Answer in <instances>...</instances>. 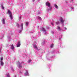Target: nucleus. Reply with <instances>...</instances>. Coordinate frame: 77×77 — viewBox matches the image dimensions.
I'll list each match as a JSON object with an SVG mask.
<instances>
[{"label":"nucleus","mask_w":77,"mask_h":77,"mask_svg":"<svg viewBox=\"0 0 77 77\" xmlns=\"http://www.w3.org/2000/svg\"><path fill=\"white\" fill-rule=\"evenodd\" d=\"M37 27H38H38H39V26H38Z\"/></svg>","instance_id":"e433bc0d"},{"label":"nucleus","mask_w":77,"mask_h":77,"mask_svg":"<svg viewBox=\"0 0 77 77\" xmlns=\"http://www.w3.org/2000/svg\"><path fill=\"white\" fill-rule=\"evenodd\" d=\"M41 14V12H39V13H38V14Z\"/></svg>","instance_id":"c756f323"},{"label":"nucleus","mask_w":77,"mask_h":77,"mask_svg":"<svg viewBox=\"0 0 77 77\" xmlns=\"http://www.w3.org/2000/svg\"><path fill=\"white\" fill-rule=\"evenodd\" d=\"M61 39V38L60 37H59V40H60Z\"/></svg>","instance_id":"2f4dec72"},{"label":"nucleus","mask_w":77,"mask_h":77,"mask_svg":"<svg viewBox=\"0 0 77 77\" xmlns=\"http://www.w3.org/2000/svg\"><path fill=\"white\" fill-rule=\"evenodd\" d=\"M11 69L12 70V71H14V69H13V67H11Z\"/></svg>","instance_id":"4be33fe9"},{"label":"nucleus","mask_w":77,"mask_h":77,"mask_svg":"<svg viewBox=\"0 0 77 77\" xmlns=\"http://www.w3.org/2000/svg\"><path fill=\"white\" fill-rule=\"evenodd\" d=\"M21 16H20L19 19V20H21Z\"/></svg>","instance_id":"393cba45"},{"label":"nucleus","mask_w":77,"mask_h":77,"mask_svg":"<svg viewBox=\"0 0 77 77\" xmlns=\"http://www.w3.org/2000/svg\"><path fill=\"white\" fill-rule=\"evenodd\" d=\"M17 63V66L19 67V68H22V66H21V63H20V62H18Z\"/></svg>","instance_id":"0eeeda50"},{"label":"nucleus","mask_w":77,"mask_h":77,"mask_svg":"<svg viewBox=\"0 0 77 77\" xmlns=\"http://www.w3.org/2000/svg\"><path fill=\"white\" fill-rule=\"evenodd\" d=\"M51 33L52 34H53V33H54V32L53 31H51Z\"/></svg>","instance_id":"a878e982"},{"label":"nucleus","mask_w":77,"mask_h":77,"mask_svg":"<svg viewBox=\"0 0 77 77\" xmlns=\"http://www.w3.org/2000/svg\"><path fill=\"white\" fill-rule=\"evenodd\" d=\"M64 28L65 29V30H66L67 28L66 27H65Z\"/></svg>","instance_id":"7c9ffc66"},{"label":"nucleus","mask_w":77,"mask_h":77,"mask_svg":"<svg viewBox=\"0 0 77 77\" xmlns=\"http://www.w3.org/2000/svg\"><path fill=\"white\" fill-rule=\"evenodd\" d=\"M16 26H17V27L19 28L20 27V25L18 23H16Z\"/></svg>","instance_id":"dca6fc26"},{"label":"nucleus","mask_w":77,"mask_h":77,"mask_svg":"<svg viewBox=\"0 0 77 77\" xmlns=\"http://www.w3.org/2000/svg\"><path fill=\"white\" fill-rule=\"evenodd\" d=\"M42 31L43 32V33L45 35H47V31H46V30H45V29L42 28Z\"/></svg>","instance_id":"39448f33"},{"label":"nucleus","mask_w":77,"mask_h":77,"mask_svg":"<svg viewBox=\"0 0 77 77\" xmlns=\"http://www.w3.org/2000/svg\"><path fill=\"white\" fill-rule=\"evenodd\" d=\"M11 50H14V45H11Z\"/></svg>","instance_id":"4468645a"},{"label":"nucleus","mask_w":77,"mask_h":77,"mask_svg":"<svg viewBox=\"0 0 77 77\" xmlns=\"http://www.w3.org/2000/svg\"><path fill=\"white\" fill-rule=\"evenodd\" d=\"M25 25L26 26H28V25H29V22H26Z\"/></svg>","instance_id":"a211bd4d"},{"label":"nucleus","mask_w":77,"mask_h":77,"mask_svg":"<svg viewBox=\"0 0 77 77\" xmlns=\"http://www.w3.org/2000/svg\"><path fill=\"white\" fill-rule=\"evenodd\" d=\"M46 5L48 6L47 11H49L51 9V6L50 3L48 2H47L46 3Z\"/></svg>","instance_id":"f257e3e1"},{"label":"nucleus","mask_w":77,"mask_h":77,"mask_svg":"<svg viewBox=\"0 0 77 77\" xmlns=\"http://www.w3.org/2000/svg\"><path fill=\"white\" fill-rule=\"evenodd\" d=\"M1 51V48L0 47V52Z\"/></svg>","instance_id":"72a5a7b5"},{"label":"nucleus","mask_w":77,"mask_h":77,"mask_svg":"<svg viewBox=\"0 0 77 77\" xmlns=\"http://www.w3.org/2000/svg\"><path fill=\"white\" fill-rule=\"evenodd\" d=\"M20 45H21V44L20 43V42H18L17 45V47H20Z\"/></svg>","instance_id":"9d476101"},{"label":"nucleus","mask_w":77,"mask_h":77,"mask_svg":"<svg viewBox=\"0 0 77 77\" xmlns=\"http://www.w3.org/2000/svg\"><path fill=\"white\" fill-rule=\"evenodd\" d=\"M71 9H74V8L73 7H71Z\"/></svg>","instance_id":"c85d7f7f"},{"label":"nucleus","mask_w":77,"mask_h":77,"mask_svg":"<svg viewBox=\"0 0 77 77\" xmlns=\"http://www.w3.org/2000/svg\"><path fill=\"white\" fill-rule=\"evenodd\" d=\"M54 46V44H52L50 46V48H53V47Z\"/></svg>","instance_id":"2eb2a0df"},{"label":"nucleus","mask_w":77,"mask_h":77,"mask_svg":"<svg viewBox=\"0 0 77 77\" xmlns=\"http://www.w3.org/2000/svg\"><path fill=\"white\" fill-rule=\"evenodd\" d=\"M57 29L58 30H59V31H60V30H61V29H60V27L59 26H57Z\"/></svg>","instance_id":"f8f14e48"},{"label":"nucleus","mask_w":77,"mask_h":77,"mask_svg":"<svg viewBox=\"0 0 77 77\" xmlns=\"http://www.w3.org/2000/svg\"><path fill=\"white\" fill-rule=\"evenodd\" d=\"M60 22L62 24V26H64V21H65V20L61 17L60 20Z\"/></svg>","instance_id":"20e7f679"},{"label":"nucleus","mask_w":77,"mask_h":77,"mask_svg":"<svg viewBox=\"0 0 77 77\" xmlns=\"http://www.w3.org/2000/svg\"><path fill=\"white\" fill-rule=\"evenodd\" d=\"M3 37H4V35H2V37H0V39H3Z\"/></svg>","instance_id":"6ab92c4d"},{"label":"nucleus","mask_w":77,"mask_h":77,"mask_svg":"<svg viewBox=\"0 0 77 77\" xmlns=\"http://www.w3.org/2000/svg\"><path fill=\"white\" fill-rule=\"evenodd\" d=\"M50 29V27L48 26V28H47V29Z\"/></svg>","instance_id":"bb28decb"},{"label":"nucleus","mask_w":77,"mask_h":77,"mask_svg":"<svg viewBox=\"0 0 77 77\" xmlns=\"http://www.w3.org/2000/svg\"><path fill=\"white\" fill-rule=\"evenodd\" d=\"M32 0V2H35V0Z\"/></svg>","instance_id":"473e14b6"},{"label":"nucleus","mask_w":77,"mask_h":77,"mask_svg":"<svg viewBox=\"0 0 77 77\" xmlns=\"http://www.w3.org/2000/svg\"><path fill=\"white\" fill-rule=\"evenodd\" d=\"M32 61V60H29L28 61V63H30V62Z\"/></svg>","instance_id":"b1692460"},{"label":"nucleus","mask_w":77,"mask_h":77,"mask_svg":"<svg viewBox=\"0 0 77 77\" xmlns=\"http://www.w3.org/2000/svg\"><path fill=\"white\" fill-rule=\"evenodd\" d=\"M19 72H20V73H21V72H20V71H19Z\"/></svg>","instance_id":"c9c22d12"},{"label":"nucleus","mask_w":77,"mask_h":77,"mask_svg":"<svg viewBox=\"0 0 77 77\" xmlns=\"http://www.w3.org/2000/svg\"><path fill=\"white\" fill-rule=\"evenodd\" d=\"M25 75H29V73L28 72V71L26 70V72L24 74Z\"/></svg>","instance_id":"6e6552de"},{"label":"nucleus","mask_w":77,"mask_h":77,"mask_svg":"<svg viewBox=\"0 0 77 77\" xmlns=\"http://www.w3.org/2000/svg\"><path fill=\"white\" fill-rule=\"evenodd\" d=\"M33 47L36 50H38V48L37 47V46H36V45L34 44L33 45Z\"/></svg>","instance_id":"1a4fd4ad"},{"label":"nucleus","mask_w":77,"mask_h":77,"mask_svg":"<svg viewBox=\"0 0 77 77\" xmlns=\"http://www.w3.org/2000/svg\"><path fill=\"white\" fill-rule=\"evenodd\" d=\"M51 24L52 26H54V24H53V23H51Z\"/></svg>","instance_id":"cd10ccee"},{"label":"nucleus","mask_w":77,"mask_h":77,"mask_svg":"<svg viewBox=\"0 0 77 77\" xmlns=\"http://www.w3.org/2000/svg\"><path fill=\"white\" fill-rule=\"evenodd\" d=\"M20 28L21 29L19 31V33H21V31H22L23 29V23H21V24Z\"/></svg>","instance_id":"423d86ee"},{"label":"nucleus","mask_w":77,"mask_h":77,"mask_svg":"<svg viewBox=\"0 0 77 77\" xmlns=\"http://www.w3.org/2000/svg\"><path fill=\"white\" fill-rule=\"evenodd\" d=\"M1 6H2V9H4L5 8H4V7H3V5H1Z\"/></svg>","instance_id":"5701e85b"},{"label":"nucleus","mask_w":77,"mask_h":77,"mask_svg":"<svg viewBox=\"0 0 77 77\" xmlns=\"http://www.w3.org/2000/svg\"><path fill=\"white\" fill-rule=\"evenodd\" d=\"M3 57H1L0 59V63L1 66H3L4 65V63L3 61Z\"/></svg>","instance_id":"7ed1b4c3"},{"label":"nucleus","mask_w":77,"mask_h":77,"mask_svg":"<svg viewBox=\"0 0 77 77\" xmlns=\"http://www.w3.org/2000/svg\"><path fill=\"white\" fill-rule=\"evenodd\" d=\"M38 19H39V20H42V19L41 18V17H39V16L38 17Z\"/></svg>","instance_id":"aec40b11"},{"label":"nucleus","mask_w":77,"mask_h":77,"mask_svg":"<svg viewBox=\"0 0 77 77\" xmlns=\"http://www.w3.org/2000/svg\"><path fill=\"white\" fill-rule=\"evenodd\" d=\"M56 24H57V25H59V24H60V23H59V21L56 22Z\"/></svg>","instance_id":"f3484780"},{"label":"nucleus","mask_w":77,"mask_h":77,"mask_svg":"<svg viewBox=\"0 0 77 77\" xmlns=\"http://www.w3.org/2000/svg\"><path fill=\"white\" fill-rule=\"evenodd\" d=\"M54 6L56 9H58V8H59L58 6L56 4H54Z\"/></svg>","instance_id":"ddd939ff"},{"label":"nucleus","mask_w":77,"mask_h":77,"mask_svg":"<svg viewBox=\"0 0 77 77\" xmlns=\"http://www.w3.org/2000/svg\"><path fill=\"white\" fill-rule=\"evenodd\" d=\"M60 36H61V38H62V35H61Z\"/></svg>","instance_id":"4c0bfd02"},{"label":"nucleus","mask_w":77,"mask_h":77,"mask_svg":"<svg viewBox=\"0 0 77 77\" xmlns=\"http://www.w3.org/2000/svg\"><path fill=\"white\" fill-rule=\"evenodd\" d=\"M2 22L3 24H5V19H3L2 20Z\"/></svg>","instance_id":"9b49d317"},{"label":"nucleus","mask_w":77,"mask_h":77,"mask_svg":"<svg viewBox=\"0 0 77 77\" xmlns=\"http://www.w3.org/2000/svg\"><path fill=\"white\" fill-rule=\"evenodd\" d=\"M7 77H10V76H9V74L8 73L7 74Z\"/></svg>","instance_id":"412c9836"},{"label":"nucleus","mask_w":77,"mask_h":77,"mask_svg":"<svg viewBox=\"0 0 77 77\" xmlns=\"http://www.w3.org/2000/svg\"><path fill=\"white\" fill-rule=\"evenodd\" d=\"M40 0H37V1H38V2H39V1H40Z\"/></svg>","instance_id":"f704fd0d"},{"label":"nucleus","mask_w":77,"mask_h":77,"mask_svg":"<svg viewBox=\"0 0 77 77\" xmlns=\"http://www.w3.org/2000/svg\"><path fill=\"white\" fill-rule=\"evenodd\" d=\"M8 14H10V18L11 20H12L13 19V17H12V12L10 11V10H8L7 11Z\"/></svg>","instance_id":"f03ea898"}]
</instances>
